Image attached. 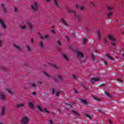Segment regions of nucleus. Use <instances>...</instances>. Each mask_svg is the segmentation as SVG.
<instances>
[{
  "label": "nucleus",
  "mask_w": 124,
  "mask_h": 124,
  "mask_svg": "<svg viewBox=\"0 0 124 124\" xmlns=\"http://www.w3.org/2000/svg\"><path fill=\"white\" fill-rule=\"evenodd\" d=\"M53 2L57 7H59V9L62 8V7H60L59 3H58V1L57 0H53Z\"/></svg>",
  "instance_id": "nucleus-12"
},
{
  "label": "nucleus",
  "mask_w": 124,
  "mask_h": 124,
  "mask_svg": "<svg viewBox=\"0 0 124 124\" xmlns=\"http://www.w3.org/2000/svg\"><path fill=\"white\" fill-rule=\"evenodd\" d=\"M104 62L105 63L104 65L106 66L107 65V62L106 61H105V60L104 61Z\"/></svg>",
  "instance_id": "nucleus-42"
},
{
  "label": "nucleus",
  "mask_w": 124,
  "mask_h": 124,
  "mask_svg": "<svg viewBox=\"0 0 124 124\" xmlns=\"http://www.w3.org/2000/svg\"><path fill=\"white\" fill-rule=\"evenodd\" d=\"M24 106H25V104H17L16 105V108H17V109H20V108L24 107Z\"/></svg>",
  "instance_id": "nucleus-14"
},
{
  "label": "nucleus",
  "mask_w": 124,
  "mask_h": 124,
  "mask_svg": "<svg viewBox=\"0 0 124 124\" xmlns=\"http://www.w3.org/2000/svg\"><path fill=\"white\" fill-rule=\"evenodd\" d=\"M38 83L41 85V84H42V81L41 80H39L38 81Z\"/></svg>",
  "instance_id": "nucleus-40"
},
{
  "label": "nucleus",
  "mask_w": 124,
  "mask_h": 124,
  "mask_svg": "<svg viewBox=\"0 0 124 124\" xmlns=\"http://www.w3.org/2000/svg\"><path fill=\"white\" fill-rule=\"evenodd\" d=\"M51 0H46V2H49V1H50Z\"/></svg>",
  "instance_id": "nucleus-58"
},
{
  "label": "nucleus",
  "mask_w": 124,
  "mask_h": 124,
  "mask_svg": "<svg viewBox=\"0 0 124 124\" xmlns=\"http://www.w3.org/2000/svg\"><path fill=\"white\" fill-rule=\"evenodd\" d=\"M51 32H53V33H55V31L52 30V31H51Z\"/></svg>",
  "instance_id": "nucleus-57"
},
{
  "label": "nucleus",
  "mask_w": 124,
  "mask_h": 124,
  "mask_svg": "<svg viewBox=\"0 0 124 124\" xmlns=\"http://www.w3.org/2000/svg\"><path fill=\"white\" fill-rule=\"evenodd\" d=\"M76 6L77 8H79V6H78V5H77Z\"/></svg>",
  "instance_id": "nucleus-59"
},
{
  "label": "nucleus",
  "mask_w": 124,
  "mask_h": 124,
  "mask_svg": "<svg viewBox=\"0 0 124 124\" xmlns=\"http://www.w3.org/2000/svg\"><path fill=\"white\" fill-rule=\"evenodd\" d=\"M91 58H92V62H94L95 57H94V55H93V54H91Z\"/></svg>",
  "instance_id": "nucleus-27"
},
{
  "label": "nucleus",
  "mask_w": 124,
  "mask_h": 124,
  "mask_svg": "<svg viewBox=\"0 0 124 124\" xmlns=\"http://www.w3.org/2000/svg\"><path fill=\"white\" fill-rule=\"evenodd\" d=\"M108 39L110 40V41H111V45L115 47L114 49H116V43H117V39H116V37L111 34H108Z\"/></svg>",
  "instance_id": "nucleus-1"
},
{
  "label": "nucleus",
  "mask_w": 124,
  "mask_h": 124,
  "mask_svg": "<svg viewBox=\"0 0 124 124\" xmlns=\"http://www.w3.org/2000/svg\"><path fill=\"white\" fill-rule=\"evenodd\" d=\"M14 10L16 12H17V8H16V7H14Z\"/></svg>",
  "instance_id": "nucleus-55"
},
{
  "label": "nucleus",
  "mask_w": 124,
  "mask_h": 124,
  "mask_svg": "<svg viewBox=\"0 0 124 124\" xmlns=\"http://www.w3.org/2000/svg\"><path fill=\"white\" fill-rule=\"evenodd\" d=\"M21 29H22V30H25L26 29H27V27H26V26L23 25V26H20Z\"/></svg>",
  "instance_id": "nucleus-30"
},
{
  "label": "nucleus",
  "mask_w": 124,
  "mask_h": 124,
  "mask_svg": "<svg viewBox=\"0 0 124 124\" xmlns=\"http://www.w3.org/2000/svg\"><path fill=\"white\" fill-rule=\"evenodd\" d=\"M44 74H45L46 76V77H50V76L48 74H47L46 72H44Z\"/></svg>",
  "instance_id": "nucleus-32"
},
{
  "label": "nucleus",
  "mask_w": 124,
  "mask_h": 124,
  "mask_svg": "<svg viewBox=\"0 0 124 124\" xmlns=\"http://www.w3.org/2000/svg\"><path fill=\"white\" fill-rule=\"evenodd\" d=\"M39 46H40V48H43L44 46L42 41H41L39 43Z\"/></svg>",
  "instance_id": "nucleus-24"
},
{
  "label": "nucleus",
  "mask_w": 124,
  "mask_h": 124,
  "mask_svg": "<svg viewBox=\"0 0 124 124\" xmlns=\"http://www.w3.org/2000/svg\"><path fill=\"white\" fill-rule=\"evenodd\" d=\"M49 124H53V121H52V120L49 121Z\"/></svg>",
  "instance_id": "nucleus-51"
},
{
  "label": "nucleus",
  "mask_w": 124,
  "mask_h": 124,
  "mask_svg": "<svg viewBox=\"0 0 124 124\" xmlns=\"http://www.w3.org/2000/svg\"><path fill=\"white\" fill-rule=\"evenodd\" d=\"M38 34H39L40 38H41V39H43V40H44V39H45L46 38H48V37H49V35H46L44 37H43L42 36V35H41V34L39 33Z\"/></svg>",
  "instance_id": "nucleus-13"
},
{
  "label": "nucleus",
  "mask_w": 124,
  "mask_h": 124,
  "mask_svg": "<svg viewBox=\"0 0 124 124\" xmlns=\"http://www.w3.org/2000/svg\"><path fill=\"white\" fill-rule=\"evenodd\" d=\"M32 87H33L34 88H35V87H36V85H35V84L33 83L32 84Z\"/></svg>",
  "instance_id": "nucleus-43"
},
{
  "label": "nucleus",
  "mask_w": 124,
  "mask_h": 124,
  "mask_svg": "<svg viewBox=\"0 0 124 124\" xmlns=\"http://www.w3.org/2000/svg\"><path fill=\"white\" fill-rule=\"evenodd\" d=\"M118 82H120V83H123V81H122L121 79H118Z\"/></svg>",
  "instance_id": "nucleus-48"
},
{
  "label": "nucleus",
  "mask_w": 124,
  "mask_h": 124,
  "mask_svg": "<svg viewBox=\"0 0 124 124\" xmlns=\"http://www.w3.org/2000/svg\"><path fill=\"white\" fill-rule=\"evenodd\" d=\"M113 15L112 14V13H110L109 14H108V18H110L111 17V16H112Z\"/></svg>",
  "instance_id": "nucleus-35"
},
{
  "label": "nucleus",
  "mask_w": 124,
  "mask_h": 124,
  "mask_svg": "<svg viewBox=\"0 0 124 124\" xmlns=\"http://www.w3.org/2000/svg\"><path fill=\"white\" fill-rule=\"evenodd\" d=\"M84 9V7L83 6H80V10H83Z\"/></svg>",
  "instance_id": "nucleus-47"
},
{
  "label": "nucleus",
  "mask_w": 124,
  "mask_h": 124,
  "mask_svg": "<svg viewBox=\"0 0 124 124\" xmlns=\"http://www.w3.org/2000/svg\"><path fill=\"white\" fill-rule=\"evenodd\" d=\"M90 3H91V4H92V5H93V6H95L94 3H93V1H91Z\"/></svg>",
  "instance_id": "nucleus-44"
},
{
  "label": "nucleus",
  "mask_w": 124,
  "mask_h": 124,
  "mask_svg": "<svg viewBox=\"0 0 124 124\" xmlns=\"http://www.w3.org/2000/svg\"><path fill=\"white\" fill-rule=\"evenodd\" d=\"M72 112L74 114H76L77 116H80V114L78 113V112H77V111H76L74 110H72Z\"/></svg>",
  "instance_id": "nucleus-26"
},
{
  "label": "nucleus",
  "mask_w": 124,
  "mask_h": 124,
  "mask_svg": "<svg viewBox=\"0 0 124 124\" xmlns=\"http://www.w3.org/2000/svg\"><path fill=\"white\" fill-rule=\"evenodd\" d=\"M97 33L98 35V40L100 41L101 40V34L100 33V31H97Z\"/></svg>",
  "instance_id": "nucleus-20"
},
{
  "label": "nucleus",
  "mask_w": 124,
  "mask_h": 124,
  "mask_svg": "<svg viewBox=\"0 0 124 124\" xmlns=\"http://www.w3.org/2000/svg\"><path fill=\"white\" fill-rule=\"evenodd\" d=\"M26 26H28V27L30 31H32L33 29V25H32V22L30 21L29 20H27L25 23Z\"/></svg>",
  "instance_id": "nucleus-4"
},
{
  "label": "nucleus",
  "mask_w": 124,
  "mask_h": 124,
  "mask_svg": "<svg viewBox=\"0 0 124 124\" xmlns=\"http://www.w3.org/2000/svg\"><path fill=\"white\" fill-rule=\"evenodd\" d=\"M61 22L63 24V25H64V26H67V23H66V21H65L64 19L62 18L61 19Z\"/></svg>",
  "instance_id": "nucleus-19"
},
{
  "label": "nucleus",
  "mask_w": 124,
  "mask_h": 124,
  "mask_svg": "<svg viewBox=\"0 0 124 124\" xmlns=\"http://www.w3.org/2000/svg\"><path fill=\"white\" fill-rule=\"evenodd\" d=\"M58 44H59V45H60L61 46V45H62V43L60 41H58Z\"/></svg>",
  "instance_id": "nucleus-41"
},
{
  "label": "nucleus",
  "mask_w": 124,
  "mask_h": 124,
  "mask_svg": "<svg viewBox=\"0 0 124 124\" xmlns=\"http://www.w3.org/2000/svg\"><path fill=\"white\" fill-rule=\"evenodd\" d=\"M29 122H30V119H29V117H23L21 118V124H29Z\"/></svg>",
  "instance_id": "nucleus-3"
},
{
  "label": "nucleus",
  "mask_w": 124,
  "mask_h": 124,
  "mask_svg": "<svg viewBox=\"0 0 124 124\" xmlns=\"http://www.w3.org/2000/svg\"><path fill=\"white\" fill-rule=\"evenodd\" d=\"M104 84H102L100 86V87H104Z\"/></svg>",
  "instance_id": "nucleus-61"
},
{
  "label": "nucleus",
  "mask_w": 124,
  "mask_h": 124,
  "mask_svg": "<svg viewBox=\"0 0 124 124\" xmlns=\"http://www.w3.org/2000/svg\"><path fill=\"white\" fill-rule=\"evenodd\" d=\"M56 95L58 96V95H60V92H57L56 93Z\"/></svg>",
  "instance_id": "nucleus-52"
},
{
  "label": "nucleus",
  "mask_w": 124,
  "mask_h": 124,
  "mask_svg": "<svg viewBox=\"0 0 124 124\" xmlns=\"http://www.w3.org/2000/svg\"><path fill=\"white\" fill-rule=\"evenodd\" d=\"M99 80V78H93L91 79V83H92V84H93L94 83V82H98V81Z\"/></svg>",
  "instance_id": "nucleus-9"
},
{
  "label": "nucleus",
  "mask_w": 124,
  "mask_h": 124,
  "mask_svg": "<svg viewBox=\"0 0 124 124\" xmlns=\"http://www.w3.org/2000/svg\"><path fill=\"white\" fill-rule=\"evenodd\" d=\"M66 38L67 39L68 41H69V38H68L67 36H66Z\"/></svg>",
  "instance_id": "nucleus-56"
},
{
  "label": "nucleus",
  "mask_w": 124,
  "mask_h": 124,
  "mask_svg": "<svg viewBox=\"0 0 124 124\" xmlns=\"http://www.w3.org/2000/svg\"><path fill=\"white\" fill-rule=\"evenodd\" d=\"M62 76H61V75H58V79H59V80H62Z\"/></svg>",
  "instance_id": "nucleus-36"
},
{
  "label": "nucleus",
  "mask_w": 124,
  "mask_h": 124,
  "mask_svg": "<svg viewBox=\"0 0 124 124\" xmlns=\"http://www.w3.org/2000/svg\"><path fill=\"white\" fill-rule=\"evenodd\" d=\"M74 79H77V77L75 75H73Z\"/></svg>",
  "instance_id": "nucleus-49"
},
{
  "label": "nucleus",
  "mask_w": 124,
  "mask_h": 124,
  "mask_svg": "<svg viewBox=\"0 0 124 124\" xmlns=\"http://www.w3.org/2000/svg\"><path fill=\"white\" fill-rule=\"evenodd\" d=\"M2 46V44H1V41L0 40V47H1Z\"/></svg>",
  "instance_id": "nucleus-54"
},
{
  "label": "nucleus",
  "mask_w": 124,
  "mask_h": 124,
  "mask_svg": "<svg viewBox=\"0 0 124 124\" xmlns=\"http://www.w3.org/2000/svg\"><path fill=\"white\" fill-rule=\"evenodd\" d=\"M77 55H78V57H81V58L84 57V54H83V53L81 52H78Z\"/></svg>",
  "instance_id": "nucleus-17"
},
{
  "label": "nucleus",
  "mask_w": 124,
  "mask_h": 124,
  "mask_svg": "<svg viewBox=\"0 0 124 124\" xmlns=\"http://www.w3.org/2000/svg\"><path fill=\"white\" fill-rule=\"evenodd\" d=\"M93 99H94V100H96V101H100V99L97 98L95 96H93Z\"/></svg>",
  "instance_id": "nucleus-23"
},
{
  "label": "nucleus",
  "mask_w": 124,
  "mask_h": 124,
  "mask_svg": "<svg viewBox=\"0 0 124 124\" xmlns=\"http://www.w3.org/2000/svg\"><path fill=\"white\" fill-rule=\"evenodd\" d=\"M0 24L1 26L3 28V29H6V25L4 24L3 20L0 19Z\"/></svg>",
  "instance_id": "nucleus-10"
},
{
  "label": "nucleus",
  "mask_w": 124,
  "mask_h": 124,
  "mask_svg": "<svg viewBox=\"0 0 124 124\" xmlns=\"http://www.w3.org/2000/svg\"><path fill=\"white\" fill-rule=\"evenodd\" d=\"M74 104H75V102H74L73 103H69L68 104H67V105H68L69 106H71V107H72L73 106H74Z\"/></svg>",
  "instance_id": "nucleus-25"
},
{
  "label": "nucleus",
  "mask_w": 124,
  "mask_h": 124,
  "mask_svg": "<svg viewBox=\"0 0 124 124\" xmlns=\"http://www.w3.org/2000/svg\"><path fill=\"white\" fill-rule=\"evenodd\" d=\"M106 95L108 96V97H110V94H109V93H106Z\"/></svg>",
  "instance_id": "nucleus-45"
},
{
  "label": "nucleus",
  "mask_w": 124,
  "mask_h": 124,
  "mask_svg": "<svg viewBox=\"0 0 124 124\" xmlns=\"http://www.w3.org/2000/svg\"><path fill=\"white\" fill-rule=\"evenodd\" d=\"M103 42L104 43V44H107V43H108V41L107 40V38H105L103 40Z\"/></svg>",
  "instance_id": "nucleus-28"
},
{
  "label": "nucleus",
  "mask_w": 124,
  "mask_h": 124,
  "mask_svg": "<svg viewBox=\"0 0 124 124\" xmlns=\"http://www.w3.org/2000/svg\"><path fill=\"white\" fill-rule=\"evenodd\" d=\"M50 65H53L54 67H55V68H57V66L55 64H53L52 63H50Z\"/></svg>",
  "instance_id": "nucleus-38"
},
{
  "label": "nucleus",
  "mask_w": 124,
  "mask_h": 124,
  "mask_svg": "<svg viewBox=\"0 0 124 124\" xmlns=\"http://www.w3.org/2000/svg\"><path fill=\"white\" fill-rule=\"evenodd\" d=\"M55 92H56V90H55V89H52V93H55Z\"/></svg>",
  "instance_id": "nucleus-50"
},
{
  "label": "nucleus",
  "mask_w": 124,
  "mask_h": 124,
  "mask_svg": "<svg viewBox=\"0 0 124 124\" xmlns=\"http://www.w3.org/2000/svg\"><path fill=\"white\" fill-rule=\"evenodd\" d=\"M63 57L64 58V59H65V60H66L67 61H68V58L67 57V56H66V55H65V54H64L63 55Z\"/></svg>",
  "instance_id": "nucleus-29"
},
{
  "label": "nucleus",
  "mask_w": 124,
  "mask_h": 124,
  "mask_svg": "<svg viewBox=\"0 0 124 124\" xmlns=\"http://www.w3.org/2000/svg\"><path fill=\"white\" fill-rule=\"evenodd\" d=\"M3 69H6L5 67H3Z\"/></svg>",
  "instance_id": "nucleus-63"
},
{
  "label": "nucleus",
  "mask_w": 124,
  "mask_h": 124,
  "mask_svg": "<svg viewBox=\"0 0 124 124\" xmlns=\"http://www.w3.org/2000/svg\"><path fill=\"white\" fill-rule=\"evenodd\" d=\"M82 87L84 88L85 91H87V88H86V86H85V85L82 84Z\"/></svg>",
  "instance_id": "nucleus-37"
},
{
  "label": "nucleus",
  "mask_w": 124,
  "mask_h": 124,
  "mask_svg": "<svg viewBox=\"0 0 124 124\" xmlns=\"http://www.w3.org/2000/svg\"><path fill=\"white\" fill-rule=\"evenodd\" d=\"M66 9H67V11L69 13H74L75 14V17H76V18H77L78 19V21H80L81 20V18L80 16H78V15H77V14H76V13H75V11H71V10H70V8H69V7H66Z\"/></svg>",
  "instance_id": "nucleus-2"
},
{
  "label": "nucleus",
  "mask_w": 124,
  "mask_h": 124,
  "mask_svg": "<svg viewBox=\"0 0 124 124\" xmlns=\"http://www.w3.org/2000/svg\"><path fill=\"white\" fill-rule=\"evenodd\" d=\"M106 56H107V57L108 58V59H109V60H110V61H113V60H114V59H113L112 58V57H111L110 55H109L108 54V53H106Z\"/></svg>",
  "instance_id": "nucleus-22"
},
{
  "label": "nucleus",
  "mask_w": 124,
  "mask_h": 124,
  "mask_svg": "<svg viewBox=\"0 0 124 124\" xmlns=\"http://www.w3.org/2000/svg\"><path fill=\"white\" fill-rule=\"evenodd\" d=\"M29 108L31 109L34 108V103L32 100H29Z\"/></svg>",
  "instance_id": "nucleus-6"
},
{
  "label": "nucleus",
  "mask_w": 124,
  "mask_h": 124,
  "mask_svg": "<svg viewBox=\"0 0 124 124\" xmlns=\"http://www.w3.org/2000/svg\"><path fill=\"white\" fill-rule=\"evenodd\" d=\"M1 6L2 7V8H3V12L5 13H6V7L4 5V4H1Z\"/></svg>",
  "instance_id": "nucleus-18"
},
{
  "label": "nucleus",
  "mask_w": 124,
  "mask_h": 124,
  "mask_svg": "<svg viewBox=\"0 0 124 124\" xmlns=\"http://www.w3.org/2000/svg\"><path fill=\"white\" fill-rule=\"evenodd\" d=\"M109 123H110V124H113L112 123V122H111V121H109Z\"/></svg>",
  "instance_id": "nucleus-60"
},
{
  "label": "nucleus",
  "mask_w": 124,
  "mask_h": 124,
  "mask_svg": "<svg viewBox=\"0 0 124 124\" xmlns=\"http://www.w3.org/2000/svg\"><path fill=\"white\" fill-rule=\"evenodd\" d=\"M5 106H2L1 107V117H3V116H4L5 115Z\"/></svg>",
  "instance_id": "nucleus-7"
},
{
  "label": "nucleus",
  "mask_w": 124,
  "mask_h": 124,
  "mask_svg": "<svg viewBox=\"0 0 124 124\" xmlns=\"http://www.w3.org/2000/svg\"><path fill=\"white\" fill-rule=\"evenodd\" d=\"M80 101L81 102V103H82V104H84V105H87V104L88 103L87 101L82 99L80 100Z\"/></svg>",
  "instance_id": "nucleus-16"
},
{
  "label": "nucleus",
  "mask_w": 124,
  "mask_h": 124,
  "mask_svg": "<svg viewBox=\"0 0 124 124\" xmlns=\"http://www.w3.org/2000/svg\"><path fill=\"white\" fill-rule=\"evenodd\" d=\"M52 28H53V29H54V28H55V27H54V26H52Z\"/></svg>",
  "instance_id": "nucleus-64"
},
{
  "label": "nucleus",
  "mask_w": 124,
  "mask_h": 124,
  "mask_svg": "<svg viewBox=\"0 0 124 124\" xmlns=\"http://www.w3.org/2000/svg\"><path fill=\"white\" fill-rule=\"evenodd\" d=\"M31 8L34 11L37 10L38 8V6L37 5V3H34L33 5H31Z\"/></svg>",
  "instance_id": "nucleus-8"
},
{
  "label": "nucleus",
  "mask_w": 124,
  "mask_h": 124,
  "mask_svg": "<svg viewBox=\"0 0 124 124\" xmlns=\"http://www.w3.org/2000/svg\"><path fill=\"white\" fill-rule=\"evenodd\" d=\"M75 93H78V91H75Z\"/></svg>",
  "instance_id": "nucleus-62"
},
{
  "label": "nucleus",
  "mask_w": 124,
  "mask_h": 124,
  "mask_svg": "<svg viewBox=\"0 0 124 124\" xmlns=\"http://www.w3.org/2000/svg\"><path fill=\"white\" fill-rule=\"evenodd\" d=\"M6 91L9 93H10V94H13V93H15V91L13 90V89H6Z\"/></svg>",
  "instance_id": "nucleus-15"
},
{
  "label": "nucleus",
  "mask_w": 124,
  "mask_h": 124,
  "mask_svg": "<svg viewBox=\"0 0 124 124\" xmlns=\"http://www.w3.org/2000/svg\"><path fill=\"white\" fill-rule=\"evenodd\" d=\"M85 117H86V118H89L90 120H92V117H91V116H90V115L88 114H85Z\"/></svg>",
  "instance_id": "nucleus-31"
},
{
  "label": "nucleus",
  "mask_w": 124,
  "mask_h": 124,
  "mask_svg": "<svg viewBox=\"0 0 124 124\" xmlns=\"http://www.w3.org/2000/svg\"><path fill=\"white\" fill-rule=\"evenodd\" d=\"M108 9L109 11H111V10H112V7H108Z\"/></svg>",
  "instance_id": "nucleus-46"
},
{
  "label": "nucleus",
  "mask_w": 124,
  "mask_h": 124,
  "mask_svg": "<svg viewBox=\"0 0 124 124\" xmlns=\"http://www.w3.org/2000/svg\"><path fill=\"white\" fill-rule=\"evenodd\" d=\"M32 95H36V93H35V92H32Z\"/></svg>",
  "instance_id": "nucleus-53"
},
{
  "label": "nucleus",
  "mask_w": 124,
  "mask_h": 124,
  "mask_svg": "<svg viewBox=\"0 0 124 124\" xmlns=\"http://www.w3.org/2000/svg\"><path fill=\"white\" fill-rule=\"evenodd\" d=\"M83 43L84 44H86V43H87V39L84 38H83Z\"/></svg>",
  "instance_id": "nucleus-33"
},
{
  "label": "nucleus",
  "mask_w": 124,
  "mask_h": 124,
  "mask_svg": "<svg viewBox=\"0 0 124 124\" xmlns=\"http://www.w3.org/2000/svg\"><path fill=\"white\" fill-rule=\"evenodd\" d=\"M31 42L33 44H34V42L33 41V39H32V38H31Z\"/></svg>",
  "instance_id": "nucleus-39"
},
{
  "label": "nucleus",
  "mask_w": 124,
  "mask_h": 124,
  "mask_svg": "<svg viewBox=\"0 0 124 124\" xmlns=\"http://www.w3.org/2000/svg\"><path fill=\"white\" fill-rule=\"evenodd\" d=\"M38 110H39L40 112H43V113H44V112H46V113H50L48 110H47V108H45L44 109H42V107L41 106H39L37 107Z\"/></svg>",
  "instance_id": "nucleus-5"
},
{
  "label": "nucleus",
  "mask_w": 124,
  "mask_h": 124,
  "mask_svg": "<svg viewBox=\"0 0 124 124\" xmlns=\"http://www.w3.org/2000/svg\"><path fill=\"white\" fill-rule=\"evenodd\" d=\"M14 46L15 47V48H16V49H17L19 51H21V48L19 46L15 45V44H14Z\"/></svg>",
  "instance_id": "nucleus-21"
},
{
  "label": "nucleus",
  "mask_w": 124,
  "mask_h": 124,
  "mask_svg": "<svg viewBox=\"0 0 124 124\" xmlns=\"http://www.w3.org/2000/svg\"><path fill=\"white\" fill-rule=\"evenodd\" d=\"M27 51L28 52H30L31 51V47L29 46H27Z\"/></svg>",
  "instance_id": "nucleus-34"
},
{
  "label": "nucleus",
  "mask_w": 124,
  "mask_h": 124,
  "mask_svg": "<svg viewBox=\"0 0 124 124\" xmlns=\"http://www.w3.org/2000/svg\"><path fill=\"white\" fill-rule=\"evenodd\" d=\"M0 99L1 100H4L5 99V95L2 93H0Z\"/></svg>",
  "instance_id": "nucleus-11"
}]
</instances>
